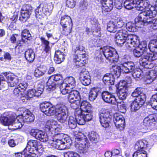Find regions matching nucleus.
Instances as JSON below:
<instances>
[{
	"mask_svg": "<svg viewBox=\"0 0 157 157\" xmlns=\"http://www.w3.org/2000/svg\"><path fill=\"white\" fill-rule=\"evenodd\" d=\"M132 76L134 78L137 80L142 78L143 76V73L141 70L139 68H136L133 73H132Z\"/></svg>",
	"mask_w": 157,
	"mask_h": 157,
	"instance_id": "nucleus-41",
	"label": "nucleus"
},
{
	"mask_svg": "<svg viewBox=\"0 0 157 157\" xmlns=\"http://www.w3.org/2000/svg\"><path fill=\"white\" fill-rule=\"evenodd\" d=\"M157 12L154 7H152L151 10L144 11L140 13L138 17L135 19L136 26L138 28H141L144 25H148V22H150L149 18L155 17Z\"/></svg>",
	"mask_w": 157,
	"mask_h": 157,
	"instance_id": "nucleus-2",
	"label": "nucleus"
},
{
	"mask_svg": "<svg viewBox=\"0 0 157 157\" xmlns=\"http://www.w3.org/2000/svg\"><path fill=\"white\" fill-rule=\"evenodd\" d=\"M111 116L108 117H106L104 119V121H102L101 120H100V123L102 126L105 128H107L109 127V124L110 122Z\"/></svg>",
	"mask_w": 157,
	"mask_h": 157,
	"instance_id": "nucleus-56",
	"label": "nucleus"
},
{
	"mask_svg": "<svg viewBox=\"0 0 157 157\" xmlns=\"http://www.w3.org/2000/svg\"><path fill=\"white\" fill-rule=\"evenodd\" d=\"M75 55L74 61L77 68L83 66L85 63V59L86 57L84 47L81 45L76 47L74 50Z\"/></svg>",
	"mask_w": 157,
	"mask_h": 157,
	"instance_id": "nucleus-4",
	"label": "nucleus"
},
{
	"mask_svg": "<svg viewBox=\"0 0 157 157\" xmlns=\"http://www.w3.org/2000/svg\"><path fill=\"white\" fill-rule=\"evenodd\" d=\"M118 90L119 91L117 94L119 98L122 100H124L126 99L127 96V91L128 89H124Z\"/></svg>",
	"mask_w": 157,
	"mask_h": 157,
	"instance_id": "nucleus-45",
	"label": "nucleus"
},
{
	"mask_svg": "<svg viewBox=\"0 0 157 157\" xmlns=\"http://www.w3.org/2000/svg\"><path fill=\"white\" fill-rule=\"evenodd\" d=\"M22 116V120L24 123H28L33 122L34 120V115L28 110H25L21 115Z\"/></svg>",
	"mask_w": 157,
	"mask_h": 157,
	"instance_id": "nucleus-24",
	"label": "nucleus"
},
{
	"mask_svg": "<svg viewBox=\"0 0 157 157\" xmlns=\"http://www.w3.org/2000/svg\"><path fill=\"white\" fill-rule=\"evenodd\" d=\"M13 121H12V124L11 125L13 127L14 129H18L22 127L24 124L22 120V116L20 115L14 117Z\"/></svg>",
	"mask_w": 157,
	"mask_h": 157,
	"instance_id": "nucleus-25",
	"label": "nucleus"
},
{
	"mask_svg": "<svg viewBox=\"0 0 157 157\" xmlns=\"http://www.w3.org/2000/svg\"><path fill=\"white\" fill-rule=\"evenodd\" d=\"M21 37L25 38L27 41L30 40L32 39L31 35L29 31L26 29H25L22 30L21 33Z\"/></svg>",
	"mask_w": 157,
	"mask_h": 157,
	"instance_id": "nucleus-46",
	"label": "nucleus"
},
{
	"mask_svg": "<svg viewBox=\"0 0 157 157\" xmlns=\"http://www.w3.org/2000/svg\"><path fill=\"white\" fill-rule=\"evenodd\" d=\"M146 141L144 142L142 141H138L136 142L135 145V148L137 150L136 151L143 150V149L146 144Z\"/></svg>",
	"mask_w": 157,
	"mask_h": 157,
	"instance_id": "nucleus-50",
	"label": "nucleus"
},
{
	"mask_svg": "<svg viewBox=\"0 0 157 157\" xmlns=\"http://www.w3.org/2000/svg\"><path fill=\"white\" fill-rule=\"evenodd\" d=\"M75 147L80 153H85L87 151L90 145L84 135L79 133L75 136Z\"/></svg>",
	"mask_w": 157,
	"mask_h": 157,
	"instance_id": "nucleus-3",
	"label": "nucleus"
},
{
	"mask_svg": "<svg viewBox=\"0 0 157 157\" xmlns=\"http://www.w3.org/2000/svg\"><path fill=\"white\" fill-rule=\"evenodd\" d=\"M144 95L145 97V100H146V95L142 92V89L141 88H137L132 93V96L133 97H137V98H142V96Z\"/></svg>",
	"mask_w": 157,
	"mask_h": 157,
	"instance_id": "nucleus-38",
	"label": "nucleus"
},
{
	"mask_svg": "<svg viewBox=\"0 0 157 157\" xmlns=\"http://www.w3.org/2000/svg\"><path fill=\"white\" fill-rule=\"evenodd\" d=\"M136 0H125L124 2V6L127 9L130 10L136 6Z\"/></svg>",
	"mask_w": 157,
	"mask_h": 157,
	"instance_id": "nucleus-35",
	"label": "nucleus"
},
{
	"mask_svg": "<svg viewBox=\"0 0 157 157\" xmlns=\"http://www.w3.org/2000/svg\"><path fill=\"white\" fill-rule=\"evenodd\" d=\"M99 115L100 120H101L102 121H104V119L106 117L111 116L109 112L106 110L101 109L100 111Z\"/></svg>",
	"mask_w": 157,
	"mask_h": 157,
	"instance_id": "nucleus-43",
	"label": "nucleus"
},
{
	"mask_svg": "<svg viewBox=\"0 0 157 157\" xmlns=\"http://www.w3.org/2000/svg\"><path fill=\"white\" fill-rule=\"evenodd\" d=\"M135 25L131 22H128L126 25L127 29L131 32H135L136 31Z\"/></svg>",
	"mask_w": 157,
	"mask_h": 157,
	"instance_id": "nucleus-55",
	"label": "nucleus"
},
{
	"mask_svg": "<svg viewBox=\"0 0 157 157\" xmlns=\"http://www.w3.org/2000/svg\"><path fill=\"white\" fill-rule=\"evenodd\" d=\"M43 7H41V4H40L39 6H38L35 10L36 16V18H40V16L42 15L43 14Z\"/></svg>",
	"mask_w": 157,
	"mask_h": 157,
	"instance_id": "nucleus-61",
	"label": "nucleus"
},
{
	"mask_svg": "<svg viewBox=\"0 0 157 157\" xmlns=\"http://www.w3.org/2000/svg\"><path fill=\"white\" fill-rule=\"evenodd\" d=\"M80 96L79 92L76 90L71 91L68 96V101L70 103L75 104L74 109L76 108L79 104Z\"/></svg>",
	"mask_w": 157,
	"mask_h": 157,
	"instance_id": "nucleus-12",
	"label": "nucleus"
},
{
	"mask_svg": "<svg viewBox=\"0 0 157 157\" xmlns=\"http://www.w3.org/2000/svg\"><path fill=\"white\" fill-rule=\"evenodd\" d=\"M64 157H80L77 153L73 151H68L64 153Z\"/></svg>",
	"mask_w": 157,
	"mask_h": 157,
	"instance_id": "nucleus-64",
	"label": "nucleus"
},
{
	"mask_svg": "<svg viewBox=\"0 0 157 157\" xmlns=\"http://www.w3.org/2000/svg\"><path fill=\"white\" fill-rule=\"evenodd\" d=\"M144 52L137 47L133 51V54L134 56L136 57H139L143 55Z\"/></svg>",
	"mask_w": 157,
	"mask_h": 157,
	"instance_id": "nucleus-63",
	"label": "nucleus"
},
{
	"mask_svg": "<svg viewBox=\"0 0 157 157\" xmlns=\"http://www.w3.org/2000/svg\"><path fill=\"white\" fill-rule=\"evenodd\" d=\"M42 147L40 142L30 140L28 142L26 147L21 152L15 154L16 157H37L38 150Z\"/></svg>",
	"mask_w": 157,
	"mask_h": 157,
	"instance_id": "nucleus-1",
	"label": "nucleus"
},
{
	"mask_svg": "<svg viewBox=\"0 0 157 157\" xmlns=\"http://www.w3.org/2000/svg\"><path fill=\"white\" fill-rule=\"evenodd\" d=\"M76 111L75 112V117L73 116L69 117L68 120V125L69 128L72 129L75 128L77 126V123L78 124V121L76 116Z\"/></svg>",
	"mask_w": 157,
	"mask_h": 157,
	"instance_id": "nucleus-29",
	"label": "nucleus"
},
{
	"mask_svg": "<svg viewBox=\"0 0 157 157\" xmlns=\"http://www.w3.org/2000/svg\"><path fill=\"white\" fill-rule=\"evenodd\" d=\"M64 83H66L67 85V86H68L70 88V89H72L74 88L75 85V78L71 76L67 77L65 79Z\"/></svg>",
	"mask_w": 157,
	"mask_h": 157,
	"instance_id": "nucleus-37",
	"label": "nucleus"
},
{
	"mask_svg": "<svg viewBox=\"0 0 157 157\" xmlns=\"http://www.w3.org/2000/svg\"><path fill=\"white\" fill-rule=\"evenodd\" d=\"M47 69L46 66H44L39 67L35 70L34 75L37 77L42 76L45 73Z\"/></svg>",
	"mask_w": 157,
	"mask_h": 157,
	"instance_id": "nucleus-33",
	"label": "nucleus"
},
{
	"mask_svg": "<svg viewBox=\"0 0 157 157\" xmlns=\"http://www.w3.org/2000/svg\"><path fill=\"white\" fill-rule=\"evenodd\" d=\"M122 71L125 73H133L136 68L133 62L131 61L124 62L121 64Z\"/></svg>",
	"mask_w": 157,
	"mask_h": 157,
	"instance_id": "nucleus-23",
	"label": "nucleus"
},
{
	"mask_svg": "<svg viewBox=\"0 0 157 157\" xmlns=\"http://www.w3.org/2000/svg\"><path fill=\"white\" fill-rule=\"evenodd\" d=\"M16 114L14 113L10 112L6 113L0 116V123L5 126L10 125L12 124Z\"/></svg>",
	"mask_w": 157,
	"mask_h": 157,
	"instance_id": "nucleus-11",
	"label": "nucleus"
},
{
	"mask_svg": "<svg viewBox=\"0 0 157 157\" xmlns=\"http://www.w3.org/2000/svg\"><path fill=\"white\" fill-rule=\"evenodd\" d=\"M133 157H147V152L144 150L136 151L133 154Z\"/></svg>",
	"mask_w": 157,
	"mask_h": 157,
	"instance_id": "nucleus-54",
	"label": "nucleus"
},
{
	"mask_svg": "<svg viewBox=\"0 0 157 157\" xmlns=\"http://www.w3.org/2000/svg\"><path fill=\"white\" fill-rule=\"evenodd\" d=\"M142 98H136L131 105V110L132 112H135L138 110L144 103L145 97L143 95Z\"/></svg>",
	"mask_w": 157,
	"mask_h": 157,
	"instance_id": "nucleus-18",
	"label": "nucleus"
},
{
	"mask_svg": "<svg viewBox=\"0 0 157 157\" xmlns=\"http://www.w3.org/2000/svg\"><path fill=\"white\" fill-rule=\"evenodd\" d=\"M114 22L117 29L122 28L124 25V23L122 19L120 17L117 18L115 20Z\"/></svg>",
	"mask_w": 157,
	"mask_h": 157,
	"instance_id": "nucleus-57",
	"label": "nucleus"
},
{
	"mask_svg": "<svg viewBox=\"0 0 157 157\" xmlns=\"http://www.w3.org/2000/svg\"><path fill=\"white\" fill-rule=\"evenodd\" d=\"M60 24L63 27L72 26V20L68 16L65 15L61 17Z\"/></svg>",
	"mask_w": 157,
	"mask_h": 157,
	"instance_id": "nucleus-26",
	"label": "nucleus"
},
{
	"mask_svg": "<svg viewBox=\"0 0 157 157\" xmlns=\"http://www.w3.org/2000/svg\"><path fill=\"white\" fill-rule=\"evenodd\" d=\"M149 103L153 108L157 110V93L152 96Z\"/></svg>",
	"mask_w": 157,
	"mask_h": 157,
	"instance_id": "nucleus-47",
	"label": "nucleus"
},
{
	"mask_svg": "<svg viewBox=\"0 0 157 157\" xmlns=\"http://www.w3.org/2000/svg\"><path fill=\"white\" fill-rule=\"evenodd\" d=\"M138 37L135 35L129 34L125 40L124 44L127 48H131L138 45L139 40Z\"/></svg>",
	"mask_w": 157,
	"mask_h": 157,
	"instance_id": "nucleus-16",
	"label": "nucleus"
},
{
	"mask_svg": "<svg viewBox=\"0 0 157 157\" xmlns=\"http://www.w3.org/2000/svg\"><path fill=\"white\" fill-rule=\"evenodd\" d=\"M90 22L93 25L91 29V32L93 33L95 30L96 33L99 32V33H100L101 29L100 26L97 25L98 22L97 19L95 18L92 17L91 18Z\"/></svg>",
	"mask_w": 157,
	"mask_h": 157,
	"instance_id": "nucleus-34",
	"label": "nucleus"
},
{
	"mask_svg": "<svg viewBox=\"0 0 157 157\" xmlns=\"http://www.w3.org/2000/svg\"><path fill=\"white\" fill-rule=\"evenodd\" d=\"M129 34L126 30H119L115 35V42L118 46L121 47L125 41V39Z\"/></svg>",
	"mask_w": 157,
	"mask_h": 157,
	"instance_id": "nucleus-14",
	"label": "nucleus"
},
{
	"mask_svg": "<svg viewBox=\"0 0 157 157\" xmlns=\"http://www.w3.org/2000/svg\"><path fill=\"white\" fill-rule=\"evenodd\" d=\"M156 74L155 73V71L151 70L149 71L146 73V78H147V81L149 80L150 82H151L156 78Z\"/></svg>",
	"mask_w": 157,
	"mask_h": 157,
	"instance_id": "nucleus-40",
	"label": "nucleus"
},
{
	"mask_svg": "<svg viewBox=\"0 0 157 157\" xmlns=\"http://www.w3.org/2000/svg\"><path fill=\"white\" fill-rule=\"evenodd\" d=\"M81 111L82 112H91V105L86 101H82L80 104V109H78Z\"/></svg>",
	"mask_w": 157,
	"mask_h": 157,
	"instance_id": "nucleus-30",
	"label": "nucleus"
},
{
	"mask_svg": "<svg viewBox=\"0 0 157 157\" xmlns=\"http://www.w3.org/2000/svg\"><path fill=\"white\" fill-rule=\"evenodd\" d=\"M32 7L29 5H26L23 7L21 10V15L19 17L20 21L25 22L29 17L32 12Z\"/></svg>",
	"mask_w": 157,
	"mask_h": 157,
	"instance_id": "nucleus-15",
	"label": "nucleus"
},
{
	"mask_svg": "<svg viewBox=\"0 0 157 157\" xmlns=\"http://www.w3.org/2000/svg\"><path fill=\"white\" fill-rule=\"evenodd\" d=\"M116 27L114 22L110 21L107 25V29L110 32L115 33L117 29Z\"/></svg>",
	"mask_w": 157,
	"mask_h": 157,
	"instance_id": "nucleus-49",
	"label": "nucleus"
},
{
	"mask_svg": "<svg viewBox=\"0 0 157 157\" xmlns=\"http://www.w3.org/2000/svg\"><path fill=\"white\" fill-rule=\"evenodd\" d=\"M99 90L98 88H94L91 89L89 94V99L91 101H94L97 97Z\"/></svg>",
	"mask_w": 157,
	"mask_h": 157,
	"instance_id": "nucleus-36",
	"label": "nucleus"
},
{
	"mask_svg": "<svg viewBox=\"0 0 157 157\" xmlns=\"http://www.w3.org/2000/svg\"><path fill=\"white\" fill-rule=\"evenodd\" d=\"M71 140L69 137H65L63 140H58L53 142L51 140H48V146L49 148H54L60 150H63L66 148L67 144L69 143Z\"/></svg>",
	"mask_w": 157,
	"mask_h": 157,
	"instance_id": "nucleus-9",
	"label": "nucleus"
},
{
	"mask_svg": "<svg viewBox=\"0 0 157 157\" xmlns=\"http://www.w3.org/2000/svg\"><path fill=\"white\" fill-rule=\"evenodd\" d=\"M7 79L10 82L8 83L9 86L13 87L16 86L18 82V77L13 74L4 72L3 73Z\"/></svg>",
	"mask_w": 157,
	"mask_h": 157,
	"instance_id": "nucleus-22",
	"label": "nucleus"
},
{
	"mask_svg": "<svg viewBox=\"0 0 157 157\" xmlns=\"http://www.w3.org/2000/svg\"><path fill=\"white\" fill-rule=\"evenodd\" d=\"M103 100L109 104L115 105L117 102L115 96L107 91L103 92L101 94Z\"/></svg>",
	"mask_w": 157,
	"mask_h": 157,
	"instance_id": "nucleus-19",
	"label": "nucleus"
},
{
	"mask_svg": "<svg viewBox=\"0 0 157 157\" xmlns=\"http://www.w3.org/2000/svg\"><path fill=\"white\" fill-rule=\"evenodd\" d=\"M102 80L105 84L110 85L114 84L115 79L113 75L107 73L103 76Z\"/></svg>",
	"mask_w": 157,
	"mask_h": 157,
	"instance_id": "nucleus-28",
	"label": "nucleus"
},
{
	"mask_svg": "<svg viewBox=\"0 0 157 157\" xmlns=\"http://www.w3.org/2000/svg\"><path fill=\"white\" fill-rule=\"evenodd\" d=\"M156 115L151 114L145 117L144 120L143 126L145 129H151V127L154 126L155 124Z\"/></svg>",
	"mask_w": 157,
	"mask_h": 157,
	"instance_id": "nucleus-17",
	"label": "nucleus"
},
{
	"mask_svg": "<svg viewBox=\"0 0 157 157\" xmlns=\"http://www.w3.org/2000/svg\"><path fill=\"white\" fill-rule=\"evenodd\" d=\"M25 57L29 63L32 62L35 59V54L33 50L29 49L25 52Z\"/></svg>",
	"mask_w": 157,
	"mask_h": 157,
	"instance_id": "nucleus-32",
	"label": "nucleus"
},
{
	"mask_svg": "<svg viewBox=\"0 0 157 157\" xmlns=\"http://www.w3.org/2000/svg\"><path fill=\"white\" fill-rule=\"evenodd\" d=\"M136 8L137 10L142 11L145 10L144 11H145L151 10L152 7L155 8L147 2L143 0H136Z\"/></svg>",
	"mask_w": 157,
	"mask_h": 157,
	"instance_id": "nucleus-21",
	"label": "nucleus"
},
{
	"mask_svg": "<svg viewBox=\"0 0 157 157\" xmlns=\"http://www.w3.org/2000/svg\"><path fill=\"white\" fill-rule=\"evenodd\" d=\"M40 39L41 41L42 44L44 45V51L46 53H49L50 52L51 49L50 47L49 46V42L46 40L45 38L43 37H40Z\"/></svg>",
	"mask_w": 157,
	"mask_h": 157,
	"instance_id": "nucleus-39",
	"label": "nucleus"
},
{
	"mask_svg": "<svg viewBox=\"0 0 157 157\" xmlns=\"http://www.w3.org/2000/svg\"><path fill=\"white\" fill-rule=\"evenodd\" d=\"M37 89L36 90V94L37 97L40 96L44 90V86L41 84H38L37 86Z\"/></svg>",
	"mask_w": 157,
	"mask_h": 157,
	"instance_id": "nucleus-59",
	"label": "nucleus"
},
{
	"mask_svg": "<svg viewBox=\"0 0 157 157\" xmlns=\"http://www.w3.org/2000/svg\"><path fill=\"white\" fill-rule=\"evenodd\" d=\"M157 59V53L152 52L151 53L145 52L140 59V64L144 68L151 69L154 67V65L151 61Z\"/></svg>",
	"mask_w": 157,
	"mask_h": 157,
	"instance_id": "nucleus-5",
	"label": "nucleus"
},
{
	"mask_svg": "<svg viewBox=\"0 0 157 157\" xmlns=\"http://www.w3.org/2000/svg\"><path fill=\"white\" fill-rule=\"evenodd\" d=\"M36 89H30L28 90L26 94V97L28 99L32 98L33 96H37L36 94Z\"/></svg>",
	"mask_w": 157,
	"mask_h": 157,
	"instance_id": "nucleus-60",
	"label": "nucleus"
},
{
	"mask_svg": "<svg viewBox=\"0 0 157 157\" xmlns=\"http://www.w3.org/2000/svg\"><path fill=\"white\" fill-rule=\"evenodd\" d=\"M67 108L62 104H58L55 108V114L57 120L61 123H63L66 121L67 115Z\"/></svg>",
	"mask_w": 157,
	"mask_h": 157,
	"instance_id": "nucleus-8",
	"label": "nucleus"
},
{
	"mask_svg": "<svg viewBox=\"0 0 157 157\" xmlns=\"http://www.w3.org/2000/svg\"><path fill=\"white\" fill-rule=\"evenodd\" d=\"M76 116L79 125L84 124L86 121L91 120L92 115L91 112H82L80 110L76 111Z\"/></svg>",
	"mask_w": 157,
	"mask_h": 157,
	"instance_id": "nucleus-10",
	"label": "nucleus"
},
{
	"mask_svg": "<svg viewBox=\"0 0 157 157\" xmlns=\"http://www.w3.org/2000/svg\"><path fill=\"white\" fill-rule=\"evenodd\" d=\"M65 135L63 133H54L52 135V140H51L53 142L57 141L59 140H63L65 137Z\"/></svg>",
	"mask_w": 157,
	"mask_h": 157,
	"instance_id": "nucleus-44",
	"label": "nucleus"
},
{
	"mask_svg": "<svg viewBox=\"0 0 157 157\" xmlns=\"http://www.w3.org/2000/svg\"><path fill=\"white\" fill-rule=\"evenodd\" d=\"M36 139L41 142H45L48 141V137L47 134L40 131L37 135Z\"/></svg>",
	"mask_w": 157,
	"mask_h": 157,
	"instance_id": "nucleus-42",
	"label": "nucleus"
},
{
	"mask_svg": "<svg viewBox=\"0 0 157 157\" xmlns=\"http://www.w3.org/2000/svg\"><path fill=\"white\" fill-rule=\"evenodd\" d=\"M57 121L53 119L48 120L46 122L45 126L46 130L50 132L53 131L54 128L57 126Z\"/></svg>",
	"mask_w": 157,
	"mask_h": 157,
	"instance_id": "nucleus-27",
	"label": "nucleus"
},
{
	"mask_svg": "<svg viewBox=\"0 0 157 157\" xmlns=\"http://www.w3.org/2000/svg\"><path fill=\"white\" fill-rule=\"evenodd\" d=\"M102 51L106 59L110 63H115L118 61V55L115 48L109 46H105Z\"/></svg>",
	"mask_w": 157,
	"mask_h": 157,
	"instance_id": "nucleus-6",
	"label": "nucleus"
},
{
	"mask_svg": "<svg viewBox=\"0 0 157 157\" xmlns=\"http://www.w3.org/2000/svg\"><path fill=\"white\" fill-rule=\"evenodd\" d=\"M64 59V54L59 50L56 51L54 57V60L57 63H60Z\"/></svg>",
	"mask_w": 157,
	"mask_h": 157,
	"instance_id": "nucleus-31",
	"label": "nucleus"
},
{
	"mask_svg": "<svg viewBox=\"0 0 157 157\" xmlns=\"http://www.w3.org/2000/svg\"><path fill=\"white\" fill-rule=\"evenodd\" d=\"M79 79L82 83L85 86L89 85L91 82L90 75H89L88 78L86 76H83V78H82V77H79Z\"/></svg>",
	"mask_w": 157,
	"mask_h": 157,
	"instance_id": "nucleus-51",
	"label": "nucleus"
},
{
	"mask_svg": "<svg viewBox=\"0 0 157 157\" xmlns=\"http://www.w3.org/2000/svg\"><path fill=\"white\" fill-rule=\"evenodd\" d=\"M113 121L117 128L123 130L125 127V119L122 116L116 114L114 115Z\"/></svg>",
	"mask_w": 157,
	"mask_h": 157,
	"instance_id": "nucleus-20",
	"label": "nucleus"
},
{
	"mask_svg": "<svg viewBox=\"0 0 157 157\" xmlns=\"http://www.w3.org/2000/svg\"><path fill=\"white\" fill-rule=\"evenodd\" d=\"M149 49L151 51H157V39L150 41L149 45Z\"/></svg>",
	"mask_w": 157,
	"mask_h": 157,
	"instance_id": "nucleus-52",
	"label": "nucleus"
},
{
	"mask_svg": "<svg viewBox=\"0 0 157 157\" xmlns=\"http://www.w3.org/2000/svg\"><path fill=\"white\" fill-rule=\"evenodd\" d=\"M40 108L41 111L48 116L53 115L55 114V108L48 102L41 103Z\"/></svg>",
	"mask_w": 157,
	"mask_h": 157,
	"instance_id": "nucleus-13",
	"label": "nucleus"
},
{
	"mask_svg": "<svg viewBox=\"0 0 157 157\" xmlns=\"http://www.w3.org/2000/svg\"><path fill=\"white\" fill-rule=\"evenodd\" d=\"M89 138L91 141L94 142L98 141L99 139L98 134L94 132H92L89 135Z\"/></svg>",
	"mask_w": 157,
	"mask_h": 157,
	"instance_id": "nucleus-53",
	"label": "nucleus"
},
{
	"mask_svg": "<svg viewBox=\"0 0 157 157\" xmlns=\"http://www.w3.org/2000/svg\"><path fill=\"white\" fill-rule=\"evenodd\" d=\"M138 45V48H139L140 50L143 51V52H147V44L146 41H142L140 44L139 43Z\"/></svg>",
	"mask_w": 157,
	"mask_h": 157,
	"instance_id": "nucleus-62",
	"label": "nucleus"
},
{
	"mask_svg": "<svg viewBox=\"0 0 157 157\" xmlns=\"http://www.w3.org/2000/svg\"><path fill=\"white\" fill-rule=\"evenodd\" d=\"M64 83L62 76L60 74H57L49 77L47 85L48 86V89L50 90H53L56 87Z\"/></svg>",
	"mask_w": 157,
	"mask_h": 157,
	"instance_id": "nucleus-7",
	"label": "nucleus"
},
{
	"mask_svg": "<svg viewBox=\"0 0 157 157\" xmlns=\"http://www.w3.org/2000/svg\"><path fill=\"white\" fill-rule=\"evenodd\" d=\"M117 106L118 110L121 113H124L126 111L125 104L123 101L117 102Z\"/></svg>",
	"mask_w": 157,
	"mask_h": 157,
	"instance_id": "nucleus-58",
	"label": "nucleus"
},
{
	"mask_svg": "<svg viewBox=\"0 0 157 157\" xmlns=\"http://www.w3.org/2000/svg\"><path fill=\"white\" fill-rule=\"evenodd\" d=\"M60 86V90L63 94L65 95L68 93L69 94L71 89H70V88L67 86V84L64 83Z\"/></svg>",
	"mask_w": 157,
	"mask_h": 157,
	"instance_id": "nucleus-48",
	"label": "nucleus"
}]
</instances>
